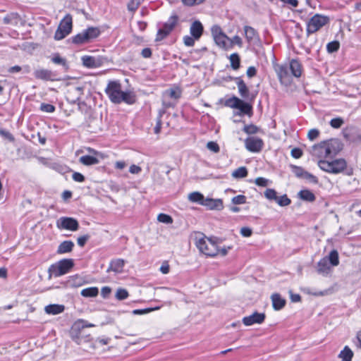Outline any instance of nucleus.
<instances>
[{"mask_svg":"<svg viewBox=\"0 0 361 361\" xmlns=\"http://www.w3.org/2000/svg\"><path fill=\"white\" fill-rule=\"evenodd\" d=\"M290 154L293 157H294L295 159H299L302 157V152L300 148L295 147L291 150Z\"/></svg>","mask_w":361,"mask_h":361,"instance_id":"338daca9","label":"nucleus"},{"mask_svg":"<svg viewBox=\"0 0 361 361\" xmlns=\"http://www.w3.org/2000/svg\"><path fill=\"white\" fill-rule=\"evenodd\" d=\"M319 130L316 128L310 129L307 133V137L310 141H313L319 137Z\"/></svg>","mask_w":361,"mask_h":361,"instance_id":"603ef678","label":"nucleus"},{"mask_svg":"<svg viewBox=\"0 0 361 361\" xmlns=\"http://www.w3.org/2000/svg\"><path fill=\"white\" fill-rule=\"evenodd\" d=\"M291 167L293 169V172L297 177L302 178L304 176L306 171H305L302 167L297 166H292Z\"/></svg>","mask_w":361,"mask_h":361,"instance_id":"6e6d98bb","label":"nucleus"},{"mask_svg":"<svg viewBox=\"0 0 361 361\" xmlns=\"http://www.w3.org/2000/svg\"><path fill=\"white\" fill-rule=\"evenodd\" d=\"M271 299L272 302L273 308L276 311L283 309L286 305V300L283 298L279 293L272 294L271 296Z\"/></svg>","mask_w":361,"mask_h":361,"instance_id":"a211bd4d","label":"nucleus"},{"mask_svg":"<svg viewBox=\"0 0 361 361\" xmlns=\"http://www.w3.org/2000/svg\"><path fill=\"white\" fill-rule=\"evenodd\" d=\"M204 32L202 24H191L190 27V35L183 37V43L186 47H193L195 41H198Z\"/></svg>","mask_w":361,"mask_h":361,"instance_id":"1a4fd4ad","label":"nucleus"},{"mask_svg":"<svg viewBox=\"0 0 361 361\" xmlns=\"http://www.w3.org/2000/svg\"><path fill=\"white\" fill-rule=\"evenodd\" d=\"M264 196L269 200L275 201L276 200L277 193L275 190L268 188L264 191Z\"/></svg>","mask_w":361,"mask_h":361,"instance_id":"a18cd8bd","label":"nucleus"},{"mask_svg":"<svg viewBox=\"0 0 361 361\" xmlns=\"http://www.w3.org/2000/svg\"><path fill=\"white\" fill-rule=\"evenodd\" d=\"M259 130V128L255 125H246L243 128V131L247 134H255Z\"/></svg>","mask_w":361,"mask_h":361,"instance_id":"de8ad7c7","label":"nucleus"},{"mask_svg":"<svg viewBox=\"0 0 361 361\" xmlns=\"http://www.w3.org/2000/svg\"><path fill=\"white\" fill-rule=\"evenodd\" d=\"M195 243L200 252L205 255L214 257L219 254V247L216 242L203 233H198L195 235Z\"/></svg>","mask_w":361,"mask_h":361,"instance_id":"20e7f679","label":"nucleus"},{"mask_svg":"<svg viewBox=\"0 0 361 361\" xmlns=\"http://www.w3.org/2000/svg\"><path fill=\"white\" fill-rule=\"evenodd\" d=\"M344 121L341 118H335L331 120L330 125L334 128H339L343 124Z\"/></svg>","mask_w":361,"mask_h":361,"instance_id":"864d4df0","label":"nucleus"},{"mask_svg":"<svg viewBox=\"0 0 361 361\" xmlns=\"http://www.w3.org/2000/svg\"><path fill=\"white\" fill-rule=\"evenodd\" d=\"M318 166L324 171L336 174L344 171L347 166V164L345 159H338L332 161L319 160L318 161Z\"/></svg>","mask_w":361,"mask_h":361,"instance_id":"423d86ee","label":"nucleus"},{"mask_svg":"<svg viewBox=\"0 0 361 361\" xmlns=\"http://www.w3.org/2000/svg\"><path fill=\"white\" fill-rule=\"evenodd\" d=\"M79 161L85 166H91L97 164L99 161L94 157L91 155H84L80 157Z\"/></svg>","mask_w":361,"mask_h":361,"instance_id":"bb28decb","label":"nucleus"},{"mask_svg":"<svg viewBox=\"0 0 361 361\" xmlns=\"http://www.w3.org/2000/svg\"><path fill=\"white\" fill-rule=\"evenodd\" d=\"M340 43L338 41H332L326 45V50L329 53H334L339 49Z\"/></svg>","mask_w":361,"mask_h":361,"instance_id":"79ce46f5","label":"nucleus"},{"mask_svg":"<svg viewBox=\"0 0 361 361\" xmlns=\"http://www.w3.org/2000/svg\"><path fill=\"white\" fill-rule=\"evenodd\" d=\"M99 290L96 287H90L81 290V295L85 298H94L98 295Z\"/></svg>","mask_w":361,"mask_h":361,"instance_id":"7c9ffc66","label":"nucleus"},{"mask_svg":"<svg viewBox=\"0 0 361 361\" xmlns=\"http://www.w3.org/2000/svg\"><path fill=\"white\" fill-rule=\"evenodd\" d=\"M231 201L234 204H243L246 202V197L243 195H239L233 197Z\"/></svg>","mask_w":361,"mask_h":361,"instance_id":"09e8293b","label":"nucleus"},{"mask_svg":"<svg viewBox=\"0 0 361 361\" xmlns=\"http://www.w3.org/2000/svg\"><path fill=\"white\" fill-rule=\"evenodd\" d=\"M188 199L192 202H198L199 204H202V202L204 201L205 198L200 192H193L189 195Z\"/></svg>","mask_w":361,"mask_h":361,"instance_id":"72a5a7b5","label":"nucleus"},{"mask_svg":"<svg viewBox=\"0 0 361 361\" xmlns=\"http://www.w3.org/2000/svg\"><path fill=\"white\" fill-rule=\"evenodd\" d=\"M128 292L124 288H118L116 293V298L118 300H123L128 297Z\"/></svg>","mask_w":361,"mask_h":361,"instance_id":"37998d69","label":"nucleus"},{"mask_svg":"<svg viewBox=\"0 0 361 361\" xmlns=\"http://www.w3.org/2000/svg\"><path fill=\"white\" fill-rule=\"evenodd\" d=\"M298 197L305 201L313 202L315 200L314 194L309 190H302L298 192Z\"/></svg>","mask_w":361,"mask_h":361,"instance_id":"c85d7f7f","label":"nucleus"},{"mask_svg":"<svg viewBox=\"0 0 361 361\" xmlns=\"http://www.w3.org/2000/svg\"><path fill=\"white\" fill-rule=\"evenodd\" d=\"M74 265L72 259H63L51 265L49 268V277H59L69 272Z\"/></svg>","mask_w":361,"mask_h":361,"instance_id":"39448f33","label":"nucleus"},{"mask_svg":"<svg viewBox=\"0 0 361 361\" xmlns=\"http://www.w3.org/2000/svg\"><path fill=\"white\" fill-rule=\"evenodd\" d=\"M90 236L89 235H84L80 236L77 239L78 245L80 247H83L87 241L90 239Z\"/></svg>","mask_w":361,"mask_h":361,"instance_id":"e2e57ef3","label":"nucleus"},{"mask_svg":"<svg viewBox=\"0 0 361 361\" xmlns=\"http://www.w3.org/2000/svg\"><path fill=\"white\" fill-rule=\"evenodd\" d=\"M274 70L282 84L288 85L292 81V76L300 78L302 73V64L297 59H291L289 64H277Z\"/></svg>","mask_w":361,"mask_h":361,"instance_id":"f03ea898","label":"nucleus"},{"mask_svg":"<svg viewBox=\"0 0 361 361\" xmlns=\"http://www.w3.org/2000/svg\"><path fill=\"white\" fill-rule=\"evenodd\" d=\"M324 24H306L305 37H308L310 34L318 31Z\"/></svg>","mask_w":361,"mask_h":361,"instance_id":"2f4dec72","label":"nucleus"},{"mask_svg":"<svg viewBox=\"0 0 361 361\" xmlns=\"http://www.w3.org/2000/svg\"><path fill=\"white\" fill-rule=\"evenodd\" d=\"M140 4V0H130L128 4V8L129 11H133L137 8Z\"/></svg>","mask_w":361,"mask_h":361,"instance_id":"0e129e2a","label":"nucleus"},{"mask_svg":"<svg viewBox=\"0 0 361 361\" xmlns=\"http://www.w3.org/2000/svg\"><path fill=\"white\" fill-rule=\"evenodd\" d=\"M125 264V262L121 259H116L112 260L110 262L109 267L107 269V271H114L115 273H121L123 271V267Z\"/></svg>","mask_w":361,"mask_h":361,"instance_id":"b1692460","label":"nucleus"},{"mask_svg":"<svg viewBox=\"0 0 361 361\" xmlns=\"http://www.w3.org/2000/svg\"><path fill=\"white\" fill-rule=\"evenodd\" d=\"M202 205L209 209L221 210L224 208L223 202L221 199L205 198Z\"/></svg>","mask_w":361,"mask_h":361,"instance_id":"f3484780","label":"nucleus"},{"mask_svg":"<svg viewBox=\"0 0 361 361\" xmlns=\"http://www.w3.org/2000/svg\"><path fill=\"white\" fill-rule=\"evenodd\" d=\"M212 33L216 44L221 48L228 49L229 37L221 30L220 27L215 25L212 27Z\"/></svg>","mask_w":361,"mask_h":361,"instance_id":"9d476101","label":"nucleus"},{"mask_svg":"<svg viewBox=\"0 0 361 361\" xmlns=\"http://www.w3.org/2000/svg\"><path fill=\"white\" fill-rule=\"evenodd\" d=\"M159 307H155V308L137 309V310H134L133 311V313L134 314H143L149 313V312H152V310H159Z\"/></svg>","mask_w":361,"mask_h":361,"instance_id":"13d9d810","label":"nucleus"},{"mask_svg":"<svg viewBox=\"0 0 361 361\" xmlns=\"http://www.w3.org/2000/svg\"><path fill=\"white\" fill-rule=\"evenodd\" d=\"M207 147L209 150L214 153H218L220 150L219 145L213 141L208 142L207 144Z\"/></svg>","mask_w":361,"mask_h":361,"instance_id":"5fc2aeb1","label":"nucleus"},{"mask_svg":"<svg viewBox=\"0 0 361 361\" xmlns=\"http://www.w3.org/2000/svg\"><path fill=\"white\" fill-rule=\"evenodd\" d=\"M245 35L248 42H255L258 39V35L255 29L246 25L244 28Z\"/></svg>","mask_w":361,"mask_h":361,"instance_id":"a878e982","label":"nucleus"},{"mask_svg":"<svg viewBox=\"0 0 361 361\" xmlns=\"http://www.w3.org/2000/svg\"><path fill=\"white\" fill-rule=\"evenodd\" d=\"M341 149V142L336 139H331L313 145L310 149V152L316 157L326 158L336 155Z\"/></svg>","mask_w":361,"mask_h":361,"instance_id":"7ed1b4c3","label":"nucleus"},{"mask_svg":"<svg viewBox=\"0 0 361 361\" xmlns=\"http://www.w3.org/2000/svg\"><path fill=\"white\" fill-rule=\"evenodd\" d=\"M235 81L238 86V92L241 97L244 99H248L250 91L245 82L240 77L235 78Z\"/></svg>","mask_w":361,"mask_h":361,"instance_id":"4be33fe9","label":"nucleus"},{"mask_svg":"<svg viewBox=\"0 0 361 361\" xmlns=\"http://www.w3.org/2000/svg\"><path fill=\"white\" fill-rule=\"evenodd\" d=\"M57 227L60 229L75 231L79 228V224L72 217H61L57 221Z\"/></svg>","mask_w":361,"mask_h":361,"instance_id":"f8f14e48","label":"nucleus"},{"mask_svg":"<svg viewBox=\"0 0 361 361\" xmlns=\"http://www.w3.org/2000/svg\"><path fill=\"white\" fill-rule=\"evenodd\" d=\"M21 20H25V19H23L19 15H18L17 13H11L9 15H8L7 16H6L4 18V21L6 23H8L10 21H15V22H18V21H21Z\"/></svg>","mask_w":361,"mask_h":361,"instance_id":"49530a36","label":"nucleus"},{"mask_svg":"<svg viewBox=\"0 0 361 361\" xmlns=\"http://www.w3.org/2000/svg\"><path fill=\"white\" fill-rule=\"evenodd\" d=\"M82 65L89 68H98L101 66L102 62L99 58L91 56H84L81 59Z\"/></svg>","mask_w":361,"mask_h":361,"instance_id":"dca6fc26","label":"nucleus"},{"mask_svg":"<svg viewBox=\"0 0 361 361\" xmlns=\"http://www.w3.org/2000/svg\"><path fill=\"white\" fill-rule=\"evenodd\" d=\"M51 61L56 64L61 65L66 68H68L67 61L66 59L60 56L59 54H55L51 58Z\"/></svg>","mask_w":361,"mask_h":361,"instance_id":"a19ab883","label":"nucleus"},{"mask_svg":"<svg viewBox=\"0 0 361 361\" xmlns=\"http://www.w3.org/2000/svg\"><path fill=\"white\" fill-rule=\"evenodd\" d=\"M344 137L350 142H357L361 141V135L355 128H348L343 132Z\"/></svg>","mask_w":361,"mask_h":361,"instance_id":"412c9836","label":"nucleus"},{"mask_svg":"<svg viewBox=\"0 0 361 361\" xmlns=\"http://www.w3.org/2000/svg\"><path fill=\"white\" fill-rule=\"evenodd\" d=\"M240 103V99L233 96V97L226 100V105L233 109H238V106Z\"/></svg>","mask_w":361,"mask_h":361,"instance_id":"58836bf2","label":"nucleus"},{"mask_svg":"<svg viewBox=\"0 0 361 361\" xmlns=\"http://www.w3.org/2000/svg\"><path fill=\"white\" fill-rule=\"evenodd\" d=\"M65 310V306L63 305L59 304H51L45 306L44 312L47 314L51 315H56L62 313Z\"/></svg>","mask_w":361,"mask_h":361,"instance_id":"5701e85b","label":"nucleus"},{"mask_svg":"<svg viewBox=\"0 0 361 361\" xmlns=\"http://www.w3.org/2000/svg\"><path fill=\"white\" fill-rule=\"evenodd\" d=\"M255 183L259 186L266 187L269 183V180L265 178L258 177L255 180Z\"/></svg>","mask_w":361,"mask_h":361,"instance_id":"680f3d73","label":"nucleus"},{"mask_svg":"<svg viewBox=\"0 0 361 361\" xmlns=\"http://www.w3.org/2000/svg\"><path fill=\"white\" fill-rule=\"evenodd\" d=\"M72 25L73 24H59L58 29L54 35V39L61 40L66 37L71 32Z\"/></svg>","mask_w":361,"mask_h":361,"instance_id":"2eb2a0df","label":"nucleus"},{"mask_svg":"<svg viewBox=\"0 0 361 361\" xmlns=\"http://www.w3.org/2000/svg\"><path fill=\"white\" fill-rule=\"evenodd\" d=\"M295 32L298 38L305 37V30L304 31L300 24H295Z\"/></svg>","mask_w":361,"mask_h":361,"instance_id":"4d7b16f0","label":"nucleus"},{"mask_svg":"<svg viewBox=\"0 0 361 361\" xmlns=\"http://www.w3.org/2000/svg\"><path fill=\"white\" fill-rule=\"evenodd\" d=\"M229 60L231 66L233 70H238L240 68V60L238 54H232L229 57Z\"/></svg>","mask_w":361,"mask_h":361,"instance_id":"f704fd0d","label":"nucleus"},{"mask_svg":"<svg viewBox=\"0 0 361 361\" xmlns=\"http://www.w3.org/2000/svg\"><path fill=\"white\" fill-rule=\"evenodd\" d=\"M275 202L281 207H286L290 204V200L287 197L286 195L281 196H277Z\"/></svg>","mask_w":361,"mask_h":361,"instance_id":"e433bc0d","label":"nucleus"},{"mask_svg":"<svg viewBox=\"0 0 361 361\" xmlns=\"http://www.w3.org/2000/svg\"><path fill=\"white\" fill-rule=\"evenodd\" d=\"M265 319L264 313L254 312L250 316L245 317L243 319V322L245 326H251L255 324H262Z\"/></svg>","mask_w":361,"mask_h":361,"instance_id":"4468645a","label":"nucleus"},{"mask_svg":"<svg viewBox=\"0 0 361 361\" xmlns=\"http://www.w3.org/2000/svg\"><path fill=\"white\" fill-rule=\"evenodd\" d=\"M55 109V106L52 104L42 103L40 105V110L44 112L53 113Z\"/></svg>","mask_w":361,"mask_h":361,"instance_id":"8fccbe9b","label":"nucleus"},{"mask_svg":"<svg viewBox=\"0 0 361 361\" xmlns=\"http://www.w3.org/2000/svg\"><path fill=\"white\" fill-rule=\"evenodd\" d=\"M0 135L2 137H4V138L8 140L10 142H14V140H15V138L13 136V135L10 132H8V131H7L6 130L1 129L0 130Z\"/></svg>","mask_w":361,"mask_h":361,"instance_id":"bf43d9fd","label":"nucleus"},{"mask_svg":"<svg viewBox=\"0 0 361 361\" xmlns=\"http://www.w3.org/2000/svg\"><path fill=\"white\" fill-rule=\"evenodd\" d=\"M329 21H330L329 17L315 14L311 18L310 23H328Z\"/></svg>","mask_w":361,"mask_h":361,"instance_id":"ea45409f","label":"nucleus"},{"mask_svg":"<svg viewBox=\"0 0 361 361\" xmlns=\"http://www.w3.org/2000/svg\"><path fill=\"white\" fill-rule=\"evenodd\" d=\"M175 24H165L164 26L157 32L155 41L159 42L166 38L173 30Z\"/></svg>","mask_w":361,"mask_h":361,"instance_id":"6ab92c4d","label":"nucleus"},{"mask_svg":"<svg viewBox=\"0 0 361 361\" xmlns=\"http://www.w3.org/2000/svg\"><path fill=\"white\" fill-rule=\"evenodd\" d=\"M80 324V322H75L70 331L71 339L78 345L90 340V335L87 334L85 329H82V326Z\"/></svg>","mask_w":361,"mask_h":361,"instance_id":"6e6552de","label":"nucleus"},{"mask_svg":"<svg viewBox=\"0 0 361 361\" xmlns=\"http://www.w3.org/2000/svg\"><path fill=\"white\" fill-rule=\"evenodd\" d=\"M302 178H305L306 180H310L311 183H318V179L316 176H314V175L308 173L307 171H306L304 174V176L302 177Z\"/></svg>","mask_w":361,"mask_h":361,"instance_id":"69168bd1","label":"nucleus"},{"mask_svg":"<svg viewBox=\"0 0 361 361\" xmlns=\"http://www.w3.org/2000/svg\"><path fill=\"white\" fill-rule=\"evenodd\" d=\"M157 220L159 222L169 224L173 223V219L171 216L166 214H159L157 216Z\"/></svg>","mask_w":361,"mask_h":361,"instance_id":"c03bdc74","label":"nucleus"},{"mask_svg":"<svg viewBox=\"0 0 361 361\" xmlns=\"http://www.w3.org/2000/svg\"><path fill=\"white\" fill-rule=\"evenodd\" d=\"M207 51V48L206 47H202V49H193L190 51V54H192V56L195 59H198L200 56H201V53L202 51Z\"/></svg>","mask_w":361,"mask_h":361,"instance_id":"052dcab7","label":"nucleus"},{"mask_svg":"<svg viewBox=\"0 0 361 361\" xmlns=\"http://www.w3.org/2000/svg\"><path fill=\"white\" fill-rule=\"evenodd\" d=\"M100 30L96 27H90L73 37V42L77 44H86L97 38Z\"/></svg>","mask_w":361,"mask_h":361,"instance_id":"0eeeda50","label":"nucleus"},{"mask_svg":"<svg viewBox=\"0 0 361 361\" xmlns=\"http://www.w3.org/2000/svg\"><path fill=\"white\" fill-rule=\"evenodd\" d=\"M246 149L252 152H259L262 150L264 142L257 137H249L245 140Z\"/></svg>","mask_w":361,"mask_h":361,"instance_id":"ddd939ff","label":"nucleus"},{"mask_svg":"<svg viewBox=\"0 0 361 361\" xmlns=\"http://www.w3.org/2000/svg\"><path fill=\"white\" fill-rule=\"evenodd\" d=\"M180 97V91L178 89H169L166 90L164 92V98H171L174 99H177Z\"/></svg>","mask_w":361,"mask_h":361,"instance_id":"473e14b6","label":"nucleus"},{"mask_svg":"<svg viewBox=\"0 0 361 361\" xmlns=\"http://www.w3.org/2000/svg\"><path fill=\"white\" fill-rule=\"evenodd\" d=\"M242 44L241 38L239 36L235 35L231 39L229 38L228 49L232 47L234 44H237L239 47H241Z\"/></svg>","mask_w":361,"mask_h":361,"instance_id":"3c124183","label":"nucleus"},{"mask_svg":"<svg viewBox=\"0 0 361 361\" xmlns=\"http://www.w3.org/2000/svg\"><path fill=\"white\" fill-rule=\"evenodd\" d=\"M247 175V170L245 166L238 168L232 173L233 177L235 178H242L246 177Z\"/></svg>","mask_w":361,"mask_h":361,"instance_id":"c9c22d12","label":"nucleus"},{"mask_svg":"<svg viewBox=\"0 0 361 361\" xmlns=\"http://www.w3.org/2000/svg\"><path fill=\"white\" fill-rule=\"evenodd\" d=\"M33 75L35 78L44 81H59L60 78L57 74L51 70L45 68H38L35 70Z\"/></svg>","mask_w":361,"mask_h":361,"instance_id":"9b49d317","label":"nucleus"},{"mask_svg":"<svg viewBox=\"0 0 361 361\" xmlns=\"http://www.w3.org/2000/svg\"><path fill=\"white\" fill-rule=\"evenodd\" d=\"M243 114H249L252 111V106L240 99L238 109Z\"/></svg>","mask_w":361,"mask_h":361,"instance_id":"4c0bfd02","label":"nucleus"},{"mask_svg":"<svg viewBox=\"0 0 361 361\" xmlns=\"http://www.w3.org/2000/svg\"><path fill=\"white\" fill-rule=\"evenodd\" d=\"M317 271L319 274L326 276L331 271V267L329 264L327 257H323L321 259L317 265Z\"/></svg>","mask_w":361,"mask_h":361,"instance_id":"aec40b11","label":"nucleus"},{"mask_svg":"<svg viewBox=\"0 0 361 361\" xmlns=\"http://www.w3.org/2000/svg\"><path fill=\"white\" fill-rule=\"evenodd\" d=\"M353 357V352L350 350L348 346H345L343 350L341 351L338 355V357L342 361H351Z\"/></svg>","mask_w":361,"mask_h":361,"instance_id":"cd10ccee","label":"nucleus"},{"mask_svg":"<svg viewBox=\"0 0 361 361\" xmlns=\"http://www.w3.org/2000/svg\"><path fill=\"white\" fill-rule=\"evenodd\" d=\"M105 92L111 102L114 104L125 102L133 104L135 102V94L131 91H123L121 85L118 80L109 81L105 89Z\"/></svg>","mask_w":361,"mask_h":361,"instance_id":"f257e3e1","label":"nucleus"},{"mask_svg":"<svg viewBox=\"0 0 361 361\" xmlns=\"http://www.w3.org/2000/svg\"><path fill=\"white\" fill-rule=\"evenodd\" d=\"M327 257L328 262L333 267H336L339 264V257L338 252L336 250H333L330 252Z\"/></svg>","mask_w":361,"mask_h":361,"instance_id":"c756f323","label":"nucleus"},{"mask_svg":"<svg viewBox=\"0 0 361 361\" xmlns=\"http://www.w3.org/2000/svg\"><path fill=\"white\" fill-rule=\"evenodd\" d=\"M74 247V243L71 240H64L61 243L57 249L58 254L71 252Z\"/></svg>","mask_w":361,"mask_h":361,"instance_id":"393cba45","label":"nucleus"},{"mask_svg":"<svg viewBox=\"0 0 361 361\" xmlns=\"http://www.w3.org/2000/svg\"><path fill=\"white\" fill-rule=\"evenodd\" d=\"M73 179L79 183H82L85 180V177L82 174L78 172H74L72 176Z\"/></svg>","mask_w":361,"mask_h":361,"instance_id":"774afa93","label":"nucleus"}]
</instances>
